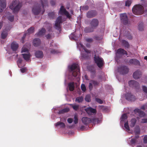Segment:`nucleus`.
Returning <instances> with one entry per match:
<instances>
[{
	"label": "nucleus",
	"instance_id": "obj_12",
	"mask_svg": "<svg viewBox=\"0 0 147 147\" xmlns=\"http://www.w3.org/2000/svg\"><path fill=\"white\" fill-rule=\"evenodd\" d=\"M99 83L96 81L91 80L90 81L89 85V88L90 90L91 91L93 89V86L94 87H96L98 85Z\"/></svg>",
	"mask_w": 147,
	"mask_h": 147
},
{
	"label": "nucleus",
	"instance_id": "obj_50",
	"mask_svg": "<svg viewBox=\"0 0 147 147\" xmlns=\"http://www.w3.org/2000/svg\"><path fill=\"white\" fill-rule=\"evenodd\" d=\"M81 88L83 92H85L86 91V87L84 84H82L81 85Z\"/></svg>",
	"mask_w": 147,
	"mask_h": 147
},
{
	"label": "nucleus",
	"instance_id": "obj_55",
	"mask_svg": "<svg viewBox=\"0 0 147 147\" xmlns=\"http://www.w3.org/2000/svg\"><path fill=\"white\" fill-rule=\"evenodd\" d=\"M95 100L97 102L100 104H101L103 103V101L100 98H96Z\"/></svg>",
	"mask_w": 147,
	"mask_h": 147
},
{
	"label": "nucleus",
	"instance_id": "obj_6",
	"mask_svg": "<svg viewBox=\"0 0 147 147\" xmlns=\"http://www.w3.org/2000/svg\"><path fill=\"white\" fill-rule=\"evenodd\" d=\"M62 23V19L61 17L59 16L57 18L55 22V28L60 32L61 31V25Z\"/></svg>",
	"mask_w": 147,
	"mask_h": 147
},
{
	"label": "nucleus",
	"instance_id": "obj_47",
	"mask_svg": "<svg viewBox=\"0 0 147 147\" xmlns=\"http://www.w3.org/2000/svg\"><path fill=\"white\" fill-rule=\"evenodd\" d=\"M132 1L131 0H127L125 2V6H129L131 4Z\"/></svg>",
	"mask_w": 147,
	"mask_h": 147
},
{
	"label": "nucleus",
	"instance_id": "obj_25",
	"mask_svg": "<svg viewBox=\"0 0 147 147\" xmlns=\"http://www.w3.org/2000/svg\"><path fill=\"white\" fill-rule=\"evenodd\" d=\"M95 29L92 27H87L85 28L84 29V32L85 33H90L94 31V30Z\"/></svg>",
	"mask_w": 147,
	"mask_h": 147
},
{
	"label": "nucleus",
	"instance_id": "obj_30",
	"mask_svg": "<svg viewBox=\"0 0 147 147\" xmlns=\"http://www.w3.org/2000/svg\"><path fill=\"white\" fill-rule=\"evenodd\" d=\"M59 125H60V127L62 128H65V126L64 123L63 122L58 121L55 124V126L57 127Z\"/></svg>",
	"mask_w": 147,
	"mask_h": 147
},
{
	"label": "nucleus",
	"instance_id": "obj_23",
	"mask_svg": "<svg viewBox=\"0 0 147 147\" xmlns=\"http://www.w3.org/2000/svg\"><path fill=\"white\" fill-rule=\"evenodd\" d=\"M117 53L119 55H127V52L124 49L120 48L118 49L117 51Z\"/></svg>",
	"mask_w": 147,
	"mask_h": 147
},
{
	"label": "nucleus",
	"instance_id": "obj_5",
	"mask_svg": "<svg viewBox=\"0 0 147 147\" xmlns=\"http://www.w3.org/2000/svg\"><path fill=\"white\" fill-rule=\"evenodd\" d=\"M95 63L99 68H101L104 65V61L103 59L98 56L95 55L94 59Z\"/></svg>",
	"mask_w": 147,
	"mask_h": 147
},
{
	"label": "nucleus",
	"instance_id": "obj_3",
	"mask_svg": "<svg viewBox=\"0 0 147 147\" xmlns=\"http://www.w3.org/2000/svg\"><path fill=\"white\" fill-rule=\"evenodd\" d=\"M22 6L21 3L17 0L13 1L9 6V7L13 11V13H18Z\"/></svg>",
	"mask_w": 147,
	"mask_h": 147
},
{
	"label": "nucleus",
	"instance_id": "obj_14",
	"mask_svg": "<svg viewBox=\"0 0 147 147\" xmlns=\"http://www.w3.org/2000/svg\"><path fill=\"white\" fill-rule=\"evenodd\" d=\"M142 72L140 70H138L135 71L133 74V77L135 79H138L141 77Z\"/></svg>",
	"mask_w": 147,
	"mask_h": 147
},
{
	"label": "nucleus",
	"instance_id": "obj_11",
	"mask_svg": "<svg viewBox=\"0 0 147 147\" xmlns=\"http://www.w3.org/2000/svg\"><path fill=\"white\" fill-rule=\"evenodd\" d=\"M97 14V13L96 11L91 10L87 12L86 13V17L88 18H92L96 16Z\"/></svg>",
	"mask_w": 147,
	"mask_h": 147
},
{
	"label": "nucleus",
	"instance_id": "obj_8",
	"mask_svg": "<svg viewBox=\"0 0 147 147\" xmlns=\"http://www.w3.org/2000/svg\"><path fill=\"white\" fill-rule=\"evenodd\" d=\"M59 13L61 15H65L67 18H70L71 16L68 12L67 11L63 6H61L59 11Z\"/></svg>",
	"mask_w": 147,
	"mask_h": 147
},
{
	"label": "nucleus",
	"instance_id": "obj_13",
	"mask_svg": "<svg viewBox=\"0 0 147 147\" xmlns=\"http://www.w3.org/2000/svg\"><path fill=\"white\" fill-rule=\"evenodd\" d=\"M125 98L128 100L134 101L136 99L135 96L132 95L130 92H128L125 95Z\"/></svg>",
	"mask_w": 147,
	"mask_h": 147
},
{
	"label": "nucleus",
	"instance_id": "obj_62",
	"mask_svg": "<svg viewBox=\"0 0 147 147\" xmlns=\"http://www.w3.org/2000/svg\"><path fill=\"white\" fill-rule=\"evenodd\" d=\"M73 120V119L71 118H69L67 119V121L69 123H71Z\"/></svg>",
	"mask_w": 147,
	"mask_h": 147
},
{
	"label": "nucleus",
	"instance_id": "obj_41",
	"mask_svg": "<svg viewBox=\"0 0 147 147\" xmlns=\"http://www.w3.org/2000/svg\"><path fill=\"white\" fill-rule=\"evenodd\" d=\"M134 131L135 134H140V128L139 127H136Z\"/></svg>",
	"mask_w": 147,
	"mask_h": 147
},
{
	"label": "nucleus",
	"instance_id": "obj_61",
	"mask_svg": "<svg viewBox=\"0 0 147 147\" xmlns=\"http://www.w3.org/2000/svg\"><path fill=\"white\" fill-rule=\"evenodd\" d=\"M140 86L139 83H138V85H137L136 84H134V85L133 86V87H132V88H134L135 89H138L139 88Z\"/></svg>",
	"mask_w": 147,
	"mask_h": 147
},
{
	"label": "nucleus",
	"instance_id": "obj_40",
	"mask_svg": "<svg viewBox=\"0 0 147 147\" xmlns=\"http://www.w3.org/2000/svg\"><path fill=\"white\" fill-rule=\"evenodd\" d=\"M83 100V97L82 96H79L76 98V101L80 103L82 102Z\"/></svg>",
	"mask_w": 147,
	"mask_h": 147
},
{
	"label": "nucleus",
	"instance_id": "obj_28",
	"mask_svg": "<svg viewBox=\"0 0 147 147\" xmlns=\"http://www.w3.org/2000/svg\"><path fill=\"white\" fill-rule=\"evenodd\" d=\"M129 86L131 87H133L134 84H136L137 85H138V82L135 80H131L130 81L128 82Z\"/></svg>",
	"mask_w": 147,
	"mask_h": 147
},
{
	"label": "nucleus",
	"instance_id": "obj_58",
	"mask_svg": "<svg viewBox=\"0 0 147 147\" xmlns=\"http://www.w3.org/2000/svg\"><path fill=\"white\" fill-rule=\"evenodd\" d=\"M142 89L143 91L146 93H147V87L145 86H143Z\"/></svg>",
	"mask_w": 147,
	"mask_h": 147
},
{
	"label": "nucleus",
	"instance_id": "obj_32",
	"mask_svg": "<svg viewBox=\"0 0 147 147\" xmlns=\"http://www.w3.org/2000/svg\"><path fill=\"white\" fill-rule=\"evenodd\" d=\"M136 119L135 118H132L131 121L130 126L131 127H134L136 123Z\"/></svg>",
	"mask_w": 147,
	"mask_h": 147
},
{
	"label": "nucleus",
	"instance_id": "obj_9",
	"mask_svg": "<svg viewBox=\"0 0 147 147\" xmlns=\"http://www.w3.org/2000/svg\"><path fill=\"white\" fill-rule=\"evenodd\" d=\"M99 23V21L97 19L93 18L91 20L90 24L91 27L95 29L98 26Z\"/></svg>",
	"mask_w": 147,
	"mask_h": 147
},
{
	"label": "nucleus",
	"instance_id": "obj_44",
	"mask_svg": "<svg viewBox=\"0 0 147 147\" xmlns=\"http://www.w3.org/2000/svg\"><path fill=\"white\" fill-rule=\"evenodd\" d=\"M85 100L87 102H89L91 101L90 96L89 95H87L86 96Z\"/></svg>",
	"mask_w": 147,
	"mask_h": 147
},
{
	"label": "nucleus",
	"instance_id": "obj_43",
	"mask_svg": "<svg viewBox=\"0 0 147 147\" xmlns=\"http://www.w3.org/2000/svg\"><path fill=\"white\" fill-rule=\"evenodd\" d=\"M89 70L92 73H95V70L94 69V67L92 66H90L88 68Z\"/></svg>",
	"mask_w": 147,
	"mask_h": 147
},
{
	"label": "nucleus",
	"instance_id": "obj_16",
	"mask_svg": "<svg viewBox=\"0 0 147 147\" xmlns=\"http://www.w3.org/2000/svg\"><path fill=\"white\" fill-rule=\"evenodd\" d=\"M35 55L36 57L38 59H41L44 56L43 52L40 50L36 51L35 53Z\"/></svg>",
	"mask_w": 147,
	"mask_h": 147
},
{
	"label": "nucleus",
	"instance_id": "obj_63",
	"mask_svg": "<svg viewBox=\"0 0 147 147\" xmlns=\"http://www.w3.org/2000/svg\"><path fill=\"white\" fill-rule=\"evenodd\" d=\"M142 123H147V119H142L141 121Z\"/></svg>",
	"mask_w": 147,
	"mask_h": 147
},
{
	"label": "nucleus",
	"instance_id": "obj_36",
	"mask_svg": "<svg viewBox=\"0 0 147 147\" xmlns=\"http://www.w3.org/2000/svg\"><path fill=\"white\" fill-rule=\"evenodd\" d=\"M48 16L50 18L52 19L54 18L55 17V13L53 12L49 13H48Z\"/></svg>",
	"mask_w": 147,
	"mask_h": 147
},
{
	"label": "nucleus",
	"instance_id": "obj_34",
	"mask_svg": "<svg viewBox=\"0 0 147 147\" xmlns=\"http://www.w3.org/2000/svg\"><path fill=\"white\" fill-rule=\"evenodd\" d=\"M90 123H92L93 124H95L96 123H98V118H94L90 119Z\"/></svg>",
	"mask_w": 147,
	"mask_h": 147
},
{
	"label": "nucleus",
	"instance_id": "obj_51",
	"mask_svg": "<svg viewBox=\"0 0 147 147\" xmlns=\"http://www.w3.org/2000/svg\"><path fill=\"white\" fill-rule=\"evenodd\" d=\"M74 122L75 124H76L78 122V119L77 116L75 115L74 116Z\"/></svg>",
	"mask_w": 147,
	"mask_h": 147
},
{
	"label": "nucleus",
	"instance_id": "obj_33",
	"mask_svg": "<svg viewBox=\"0 0 147 147\" xmlns=\"http://www.w3.org/2000/svg\"><path fill=\"white\" fill-rule=\"evenodd\" d=\"M122 43L123 45L124 46L125 48H129V45L128 42L126 40H122Z\"/></svg>",
	"mask_w": 147,
	"mask_h": 147
},
{
	"label": "nucleus",
	"instance_id": "obj_39",
	"mask_svg": "<svg viewBox=\"0 0 147 147\" xmlns=\"http://www.w3.org/2000/svg\"><path fill=\"white\" fill-rule=\"evenodd\" d=\"M34 31V28L33 27H31L27 30L26 32L28 34H29L33 33Z\"/></svg>",
	"mask_w": 147,
	"mask_h": 147
},
{
	"label": "nucleus",
	"instance_id": "obj_2",
	"mask_svg": "<svg viewBox=\"0 0 147 147\" xmlns=\"http://www.w3.org/2000/svg\"><path fill=\"white\" fill-rule=\"evenodd\" d=\"M69 70L70 73L74 77L77 76L80 73V69L78 64L73 63L69 66Z\"/></svg>",
	"mask_w": 147,
	"mask_h": 147
},
{
	"label": "nucleus",
	"instance_id": "obj_49",
	"mask_svg": "<svg viewBox=\"0 0 147 147\" xmlns=\"http://www.w3.org/2000/svg\"><path fill=\"white\" fill-rule=\"evenodd\" d=\"M124 127L128 131L130 130L129 128L128 124V121H127L124 124Z\"/></svg>",
	"mask_w": 147,
	"mask_h": 147
},
{
	"label": "nucleus",
	"instance_id": "obj_59",
	"mask_svg": "<svg viewBox=\"0 0 147 147\" xmlns=\"http://www.w3.org/2000/svg\"><path fill=\"white\" fill-rule=\"evenodd\" d=\"M82 9L84 10H87L89 9V7L88 5L83 6L82 7Z\"/></svg>",
	"mask_w": 147,
	"mask_h": 147
},
{
	"label": "nucleus",
	"instance_id": "obj_46",
	"mask_svg": "<svg viewBox=\"0 0 147 147\" xmlns=\"http://www.w3.org/2000/svg\"><path fill=\"white\" fill-rule=\"evenodd\" d=\"M82 57L84 59H88L89 57L87 54L86 53H82L81 54Z\"/></svg>",
	"mask_w": 147,
	"mask_h": 147
},
{
	"label": "nucleus",
	"instance_id": "obj_64",
	"mask_svg": "<svg viewBox=\"0 0 147 147\" xmlns=\"http://www.w3.org/2000/svg\"><path fill=\"white\" fill-rule=\"evenodd\" d=\"M86 40L88 42H91L92 41V39L91 38H86Z\"/></svg>",
	"mask_w": 147,
	"mask_h": 147
},
{
	"label": "nucleus",
	"instance_id": "obj_17",
	"mask_svg": "<svg viewBox=\"0 0 147 147\" xmlns=\"http://www.w3.org/2000/svg\"><path fill=\"white\" fill-rule=\"evenodd\" d=\"M6 5V0H0V12H1L5 8Z\"/></svg>",
	"mask_w": 147,
	"mask_h": 147
},
{
	"label": "nucleus",
	"instance_id": "obj_7",
	"mask_svg": "<svg viewBox=\"0 0 147 147\" xmlns=\"http://www.w3.org/2000/svg\"><path fill=\"white\" fill-rule=\"evenodd\" d=\"M118 71L121 74H125L128 73L129 69L127 66L123 65L118 67Z\"/></svg>",
	"mask_w": 147,
	"mask_h": 147
},
{
	"label": "nucleus",
	"instance_id": "obj_26",
	"mask_svg": "<svg viewBox=\"0 0 147 147\" xmlns=\"http://www.w3.org/2000/svg\"><path fill=\"white\" fill-rule=\"evenodd\" d=\"M46 32V30L44 28H42L41 30H40L36 34V35L37 36H41L44 35Z\"/></svg>",
	"mask_w": 147,
	"mask_h": 147
},
{
	"label": "nucleus",
	"instance_id": "obj_57",
	"mask_svg": "<svg viewBox=\"0 0 147 147\" xmlns=\"http://www.w3.org/2000/svg\"><path fill=\"white\" fill-rule=\"evenodd\" d=\"M22 60L21 59H18L17 61V63L18 65V66H20L19 65L20 64H21L22 62Z\"/></svg>",
	"mask_w": 147,
	"mask_h": 147
},
{
	"label": "nucleus",
	"instance_id": "obj_27",
	"mask_svg": "<svg viewBox=\"0 0 147 147\" xmlns=\"http://www.w3.org/2000/svg\"><path fill=\"white\" fill-rule=\"evenodd\" d=\"M8 34V31L6 30H4L3 31L1 34V38L4 39L6 38Z\"/></svg>",
	"mask_w": 147,
	"mask_h": 147
},
{
	"label": "nucleus",
	"instance_id": "obj_22",
	"mask_svg": "<svg viewBox=\"0 0 147 147\" xmlns=\"http://www.w3.org/2000/svg\"><path fill=\"white\" fill-rule=\"evenodd\" d=\"M134 111L135 113H138L139 115L141 117H143L145 115L144 113L140 109H135Z\"/></svg>",
	"mask_w": 147,
	"mask_h": 147
},
{
	"label": "nucleus",
	"instance_id": "obj_29",
	"mask_svg": "<svg viewBox=\"0 0 147 147\" xmlns=\"http://www.w3.org/2000/svg\"><path fill=\"white\" fill-rule=\"evenodd\" d=\"M69 89L71 91H73L74 89V82L69 83L68 84Z\"/></svg>",
	"mask_w": 147,
	"mask_h": 147
},
{
	"label": "nucleus",
	"instance_id": "obj_53",
	"mask_svg": "<svg viewBox=\"0 0 147 147\" xmlns=\"http://www.w3.org/2000/svg\"><path fill=\"white\" fill-rule=\"evenodd\" d=\"M103 111H106L107 110V107L104 106H101L99 107Z\"/></svg>",
	"mask_w": 147,
	"mask_h": 147
},
{
	"label": "nucleus",
	"instance_id": "obj_21",
	"mask_svg": "<svg viewBox=\"0 0 147 147\" xmlns=\"http://www.w3.org/2000/svg\"><path fill=\"white\" fill-rule=\"evenodd\" d=\"M90 119L87 117H83L82 119L83 123L86 125H87L89 123H90Z\"/></svg>",
	"mask_w": 147,
	"mask_h": 147
},
{
	"label": "nucleus",
	"instance_id": "obj_4",
	"mask_svg": "<svg viewBox=\"0 0 147 147\" xmlns=\"http://www.w3.org/2000/svg\"><path fill=\"white\" fill-rule=\"evenodd\" d=\"M132 11L134 14L139 15L143 13L144 11V8L141 5H137L133 7Z\"/></svg>",
	"mask_w": 147,
	"mask_h": 147
},
{
	"label": "nucleus",
	"instance_id": "obj_31",
	"mask_svg": "<svg viewBox=\"0 0 147 147\" xmlns=\"http://www.w3.org/2000/svg\"><path fill=\"white\" fill-rule=\"evenodd\" d=\"M69 111V109L68 108H66L63 109L59 111L58 113L59 114H63L65 113L68 112Z\"/></svg>",
	"mask_w": 147,
	"mask_h": 147
},
{
	"label": "nucleus",
	"instance_id": "obj_48",
	"mask_svg": "<svg viewBox=\"0 0 147 147\" xmlns=\"http://www.w3.org/2000/svg\"><path fill=\"white\" fill-rule=\"evenodd\" d=\"M7 18L11 22H13L14 19V16L13 15L9 16L7 17Z\"/></svg>",
	"mask_w": 147,
	"mask_h": 147
},
{
	"label": "nucleus",
	"instance_id": "obj_56",
	"mask_svg": "<svg viewBox=\"0 0 147 147\" xmlns=\"http://www.w3.org/2000/svg\"><path fill=\"white\" fill-rule=\"evenodd\" d=\"M28 52V49L26 48H23L21 51V53Z\"/></svg>",
	"mask_w": 147,
	"mask_h": 147
},
{
	"label": "nucleus",
	"instance_id": "obj_38",
	"mask_svg": "<svg viewBox=\"0 0 147 147\" xmlns=\"http://www.w3.org/2000/svg\"><path fill=\"white\" fill-rule=\"evenodd\" d=\"M127 114L126 113L123 114L121 118V121H125L126 119H127Z\"/></svg>",
	"mask_w": 147,
	"mask_h": 147
},
{
	"label": "nucleus",
	"instance_id": "obj_10",
	"mask_svg": "<svg viewBox=\"0 0 147 147\" xmlns=\"http://www.w3.org/2000/svg\"><path fill=\"white\" fill-rule=\"evenodd\" d=\"M121 22L124 25H126L128 23L127 16L125 13H122L120 15Z\"/></svg>",
	"mask_w": 147,
	"mask_h": 147
},
{
	"label": "nucleus",
	"instance_id": "obj_35",
	"mask_svg": "<svg viewBox=\"0 0 147 147\" xmlns=\"http://www.w3.org/2000/svg\"><path fill=\"white\" fill-rule=\"evenodd\" d=\"M138 28L140 31H142L143 30V24L142 22L139 23L138 25Z\"/></svg>",
	"mask_w": 147,
	"mask_h": 147
},
{
	"label": "nucleus",
	"instance_id": "obj_45",
	"mask_svg": "<svg viewBox=\"0 0 147 147\" xmlns=\"http://www.w3.org/2000/svg\"><path fill=\"white\" fill-rule=\"evenodd\" d=\"M49 51L52 54H55L57 53L58 52L56 50H55L53 49H49Z\"/></svg>",
	"mask_w": 147,
	"mask_h": 147
},
{
	"label": "nucleus",
	"instance_id": "obj_52",
	"mask_svg": "<svg viewBox=\"0 0 147 147\" xmlns=\"http://www.w3.org/2000/svg\"><path fill=\"white\" fill-rule=\"evenodd\" d=\"M27 70V68L25 67L22 68L20 69V71L22 73H24L26 72Z\"/></svg>",
	"mask_w": 147,
	"mask_h": 147
},
{
	"label": "nucleus",
	"instance_id": "obj_24",
	"mask_svg": "<svg viewBox=\"0 0 147 147\" xmlns=\"http://www.w3.org/2000/svg\"><path fill=\"white\" fill-rule=\"evenodd\" d=\"M22 55L23 58L26 61H28L31 57V55L30 53H29L27 54H22Z\"/></svg>",
	"mask_w": 147,
	"mask_h": 147
},
{
	"label": "nucleus",
	"instance_id": "obj_54",
	"mask_svg": "<svg viewBox=\"0 0 147 147\" xmlns=\"http://www.w3.org/2000/svg\"><path fill=\"white\" fill-rule=\"evenodd\" d=\"M27 34H28L27 33H25L24 34L23 36V37L22 38V39L21 40V41L23 43H24V39L25 38V37H26V36Z\"/></svg>",
	"mask_w": 147,
	"mask_h": 147
},
{
	"label": "nucleus",
	"instance_id": "obj_15",
	"mask_svg": "<svg viewBox=\"0 0 147 147\" xmlns=\"http://www.w3.org/2000/svg\"><path fill=\"white\" fill-rule=\"evenodd\" d=\"M18 47V44L16 42H13L11 44V48L13 51H16Z\"/></svg>",
	"mask_w": 147,
	"mask_h": 147
},
{
	"label": "nucleus",
	"instance_id": "obj_20",
	"mask_svg": "<svg viewBox=\"0 0 147 147\" xmlns=\"http://www.w3.org/2000/svg\"><path fill=\"white\" fill-rule=\"evenodd\" d=\"M41 43V40L39 38H35L33 40V44L35 47L39 46L40 45Z\"/></svg>",
	"mask_w": 147,
	"mask_h": 147
},
{
	"label": "nucleus",
	"instance_id": "obj_18",
	"mask_svg": "<svg viewBox=\"0 0 147 147\" xmlns=\"http://www.w3.org/2000/svg\"><path fill=\"white\" fill-rule=\"evenodd\" d=\"M85 111L89 115H91V113H96V109H93L91 107L87 108L85 109Z\"/></svg>",
	"mask_w": 147,
	"mask_h": 147
},
{
	"label": "nucleus",
	"instance_id": "obj_1",
	"mask_svg": "<svg viewBox=\"0 0 147 147\" xmlns=\"http://www.w3.org/2000/svg\"><path fill=\"white\" fill-rule=\"evenodd\" d=\"M40 1L41 3L42 6L37 4L34 5L33 7L32 11L33 13L35 15H38L40 13L42 14L45 11L44 7L47 4V0H40Z\"/></svg>",
	"mask_w": 147,
	"mask_h": 147
},
{
	"label": "nucleus",
	"instance_id": "obj_42",
	"mask_svg": "<svg viewBox=\"0 0 147 147\" xmlns=\"http://www.w3.org/2000/svg\"><path fill=\"white\" fill-rule=\"evenodd\" d=\"M70 105L72 106L73 109L75 111H77L79 109V105H73L72 104H70Z\"/></svg>",
	"mask_w": 147,
	"mask_h": 147
},
{
	"label": "nucleus",
	"instance_id": "obj_19",
	"mask_svg": "<svg viewBox=\"0 0 147 147\" xmlns=\"http://www.w3.org/2000/svg\"><path fill=\"white\" fill-rule=\"evenodd\" d=\"M129 64L135 65L139 66L140 65V61L136 59H131L129 61Z\"/></svg>",
	"mask_w": 147,
	"mask_h": 147
},
{
	"label": "nucleus",
	"instance_id": "obj_60",
	"mask_svg": "<svg viewBox=\"0 0 147 147\" xmlns=\"http://www.w3.org/2000/svg\"><path fill=\"white\" fill-rule=\"evenodd\" d=\"M143 141L144 143H147V135L144 136L143 139Z\"/></svg>",
	"mask_w": 147,
	"mask_h": 147
},
{
	"label": "nucleus",
	"instance_id": "obj_37",
	"mask_svg": "<svg viewBox=\"0 0 147 147\" xmlns=\"http://www.w3.org/2000/svg\"><path fill=\"white\" fill-rule=\"evenodd\" d=\"M137 142V140H136V139H134V138H132L130 141V143L133 146L136 145Z\"/></svg>",
	"mask_w": 147,
	"mask_h": 147
}]
</instances>
